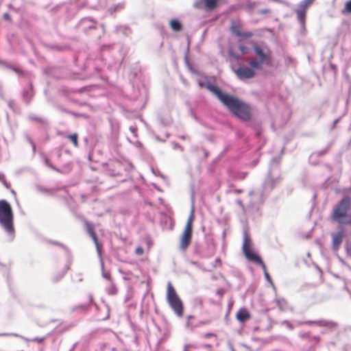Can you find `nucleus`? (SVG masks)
<instances>
[{"label": "nucleus", "instance_id": "obj_1", "mask_svg": "<svg viewBox=\"0 0 351 351\" xmlns=\"http://www.w3.org/2000/svg\"><path fill=\"white\" fill-rule=\"evenodd\" d=\"M206 88L215 94L227 109L237 117L245 121L250 120L252 110L247 104L233 95L222 92L211 83L206 85Z\"/></svg>", "mask_w": 351, "mask_h": 351}, {"label": "nucleus", "instance_id": "obj_2", "mask_svg": "<svg viewBox=\"0 0 351 351\" xmlns=\"http://www.w3.org/2000/svg\"><path fill=\"white\" fill-rule=\"evenodd\" d=\"M243 245H242V250H243V252L245 256L246 257V258L248 261L254 262L255 263H257V264H259L260 265H261L262 268L264 270V275H265V279L267 280V281L270 282L274 286L271 279L269 274L266 271V266H265V263H263V261H262L261 257L258 256L256 253H254L252 250V241H251V239H250V236L248 235L246 230L243 231Z\"/></svg>", "mask_w": 351, "mask_h": 351}, {"label": "nucleus", "instance_id": "obj_3", "mask_svg": "<svg viewBox=\"0 0 351 351\" xmlns=\"http://www.w3.org/2000/svg\"><path fill=\"white\" fill-rule=\"evenodd\" d=\"M13 221L14 216L10 204L5 199L0 200V225L12 236L14 233Z\"/></svg>", "mask_w": 351, "mask_h": 351}, {"label": "nucleus", "instance_id": "obj_4", "mask_svg": "<svg viewBox=\"0 0 351 351\" xmlns=\"http://www.w3.org/2000/svg\"><path fill=\"white\" fill-rule=\"evenodd\" d=\"M350 204V202L349 197H343L334 208L332 215L333 219L341 224H351V216L347 215Z\"/></svg>", "mask_w": 351, "mask_h": 351}, {"label": "nucleus", "instance_id": "obj_5", "mask_svg": "<svg viewBox=\"0 0 351 351\" xmlns=\"http://www.w3.org/2000/svg\"><path fill=\"white\" fill-rule=\"evenodd\" d=\"M280 177L275 179L268 178L261 188L254 189L250 192L249 195L252 197L251 205L254 206L258 204H262L263 202L264 193L267 191H271L275 184L280 182Z\"/></svg>", "mask_w": 351, "mask_h": 351}, {"label": "nucleus", "instance_id": "obj_6", "mask_svg": "<svg viewBox=\"0 0 351 351\" xmlns=\"http://www.w3.org/2000/svg\"><path fill=\"white\" fill-rule=\"evenodd\" d=\"M167 300L170 307L173 310L174 313L178 317H182L183 315L182 302L180 299L175 289L170 282H169L167 284Z\"/></svg>", "mask_w": 351, "mask_h": 351}, {"label": "nucleus", "instance_id": "obj_7", "mask_svg": "<svg viewBox=\"0 0 351 351\" xmlns=\"http://www.w3.org/2000/svg\"><path fill=\"white\" fill-rule=\"evenodd\" d=\"M253 49L259 60H261V62H263L267 65L271 64V52L267 45L254 44L253 45Z\"/></svg>", "mask_w": 351, "mask_h": 351}, {"label": "nucleus", "instance_id": "obj_8", "mask_svg": "<svg viewBox=\"0 0 351 351\" xmlns=\"http://www.w3.org/2000/svg\"><path fill=\"white\" fill-rule=\"evenodd\" d=\"M234 73L240 80L251 79L256 73L253 69L245 66H239Z\"/></svg>", "mask_w": 351, "mask_h": 351}, {"label": "nucleus", "instance_id": "obj_9", "mask_svg": "<svg viewBox=\"0 0 351 351\" xmlns=\"http://www.w3.org/2000/svg\"><path fill=\"white\" fill-rule=\"evenodd\" d=\"M217 4V0H197L194 6L197 8H204L208 10H213Z\"/></svg>", "mask_w": 351, "mask_h": 351}, {"label": "nucleus", "instance_id": "obj_10", "mask_svg": "<svg viewBox=\"0 0 351 351\" xmlns=\"http://www.w3.org/2000/svg\"><path fill=\"white\" fill-rule=\"evenodd\" d=\"M86 231L88 232V233L89 234L90 237L93 239V240L96 245L97 251L99 255L100 256L101 251L99 247V244L97 242L96 234L95 233V231H94L93 226L90 223L86 221Z\"/></svg>", "mask_w": 351, "mask_h": 351}, {"label": "nucleus", "instance_id": "obj_11", "mask_svg": "<svg viewBox=\"0 0 351 351\" xmlns=\"http://www.w3.org/2000/svg\"><path fill=\"white\" fill-rule=\"evenodd\" d=\"M192 237V234L184 232L182 234L180 241V248L185 250L189 245Z\"/></svg>", "mask_w": 351, "mask_h": 351}, {"label": "nucleus", "instance_id": "obj_12", "mask_svg": "<svg viewBox=\"0 0 351 351\" xmlns=\"http://www.w3.org/2000/svg\"><path fill=\"white\" fill-rule=\"evenodd\" d=\"M194 219V206H192L191 213L188 217L187 222L184 230V232L192 234V224Z\"/></svg>", "mask_w": 351, "mask_h": 351}, {"label": "nucleus", "instance_id": "obj_13", "mask_svg": "<svg viewBox=\"0 0 351 351\" xmlns=\"http://www.w3.org/2000/svg\"><path fill=\"white\" fill-rule=\"evenodd\" d=\"M332 247L335 250H337L339 247V245L342 243L343 234H342V232H339L337 234H332Z\"/></svg>", "mask_w": 351, "mask_h": 351}, {"label": "nucleus", "instance_id": "obj_14", "mask_svg": "<svg viewBox=\"0 0 351 351\" xmlns=\"http://www.w3.org/2000/svg\"><path fill=\"white\" fill-rule=\"evenodd\" d=\"M231 31L233 34L239 37L243 38H250L253 36V34L251 32H242L236 26L231 27Z\"/></svg>", "mask_w": 351, "mask_h": 351}, {"label": "nucleus", "instance_id": "obj_15", "mask_svg": "<svg viewBox=\"0 0 351 351\" xmlns=\"http://www.w3.org/2000/svg\"><path fill=\"white\" fill-rule=\"evenodd\" d=\"M237 318L239 322H243L250 318V314L245 308H241L237 313Z\"/></svg>", "mask_w": 351, "mask_h": 351}, {"label": "nucleus", "instance_id": "obj_16", "mask_svg": "<svg viewBox=\"0 0 351 351\" xmlns=\"http://www.w3.org/2000/svg\"><path fill=\"white\" fill-rule=\"evenodd\" d=\"M297 14L298 21L301 25L302 28H304L305 26V19H306V12L304 10L298 9L295 11Z\"/></svg>", "mask_w": 351, "mask_h": 351}, {"label": "nucleus", "instance_id": "obj_17", "mask_svg": "<svg viewBox=\"0 0 351 351\" xmlns=\"http://www.w3.org/2000/svg\"><path fill=\"white\" fill-rule=\"evenodd\" d=\"M170 26L175 32L180 31L182 29V25L178 20H171L170 21Z\"/></svg>", "mask_w": 351, "mask_h": 351}, {"label": "nucleus", "instance_id": "obj_18", "mask_svg": "<svg viewBox=\"0 0 351 351\" xmlns=\"http://www.w3.org/2000/svg\"><path fill=\"white\" fill-rule=\"evenodd\" d=\"M314 0H302L300 2L298 7L300 10H304V11L313 2Z\"/></svg>", "mask_w": 351, "mask_h": 351}, {"label": "nucleus", "instance_id": "obj_19", "mask_svg": "<svg viewBox=\"0 0 351 351\" xmlns=\"http://www.w3.org/2000/svg\"><path fill=\"white\" fill-rule=\"evenodd\" d=\"M264 64L263 62H261V60H251L249 61V64L254 69H261V64Z\"/></svg>", "mask_w": 351, "mask_h": 351}, {"label": "nucleus", "instance_id": "obj_20", "mask_svg": "<svg viewBox=\"0 0 351 351\" xmlns=\"http://www.w3.org/2000/svg\"><path fill=\"white\" fill-rule=\"evenodd\" d=\"M32 88L30 86L28 89L23 91V97L24 99L27 101H29L32 97Z\"/></svg>", "mask_w": 351, "mask_h": 351}, {"label": "nucleus", "instance_id": "obj_21", "mask_svg": "<svg viewBox=\"0 0 351 351\" xmlns=\"http://www.w3.org/2000/svg\"><path fill=\"white\" fill-rule=\"evenodd\" d=\"M69 138L73 142V145L75 147H77L78 143H77V134H73L69 136Z\"/></svg>", "mask_w": 351, "mask_h": 351}, {"label": "nucleus", "instance_id": "obj_22", "mask_svg": "<svg viewBox=\"0 0 351 351\" xmlns=\"http://www.w3.org/2000/svg\"><path fill=\"white\" fill-rule=\"evenodd\" d=\"M257 4H258L257 2L248 1L246 3V6L247 7V8L249 10H252L253 9H254L256 7Z\"/></svg>", "mask_w": 351, "mask_h": 351}, {"label": "nucleus", "instance_id": "obj_23", "mask_svg": "<svg viewBox=\"0 0 351 351\" xmlns=\"http://www.w3.org/2000/svg\"><path fill=\"white\" fill-rule=\"evenodd\" d=\"M88 305H86V304H81V305H78V306H75L73 308V311L81 310L82 311H86L88 309Z\"/></svg>", "mask_w": 351, "mask_h": 351}, {"label": "nucleus", "instance_id": "obj_24", "mask_svg": "<svg viewBox=\"0 0 351 351\" xmlns=\"http://www.w3.org/2000/svg\"><path fill=\"white\" fill-rule=\"evenodd\" d=\"M345 10L348 13H351V0L346 3Z\"/></svg>", "mask_w": 351, "mask_h": 351}, {"label": "nucleus", "instance_id": "obj_25", "mask_svg": "<svg viewBox=\"0 0 351 351\" xmlns=\"http://www.w3.org/2000/svg\"><path fill=\"white\" fill-rule=\"evenodd\" d=\"M236 203L241 207V208L242 209L243 212L245 213V206H244L242 201L241 199H238L236 200Z\"/></svg>", "mask_w": 351, "mask_h": 351}, {"label": "nucleus", "instance_id": "obj_26", "mask_svg": "<svg viewBox=\"0 0 351 351\" xmlns=\"http://www.w3.org/2000/svg\"><path fill=\"white\" fill-rule=\"evenodd\" d=\"M143 248L142 247H138L136 250H135V253L137 255H141L143 254Z\"/></svg>", "mask_w": 351, "mask_h": 351}, {"label": "nucleus", "instance_id": "obj_27", "mask_svg": "<svg viewBox=\"0 0 351 351\" xmlns=\"http://www.w3.org/2000/svg\"><path fill=\"white\" fill-rule=\"evenodd\" d=\"M270 10L269 9H267V8H265V9H263V10H261L258 11V13L261 14H269L270 13Z\"/></svg>", "mask_w": 351, "mask_h": 351}, {"label": "nucleus", "instance_id": "obj_28", "mask_svg": "<svg viewBox=\"0 0 351 351\" xmlns=\"http://www.w3.org/2000/svg\"><path fill=\"white\" fill-rule=\"evenodd\" d=\"M282 324L283 325H286L288 328H289L290 329H293V327L292 326V324L287 320H285L282 322Z\"/></svg>", "mask_w": 351, "mask_h": 351}, {"label": "nucleus", "instance_id": "obj_29", "mask_svg": "<svg viewBox=\"0 0 351 351\" xmlns=\"http://www.w3.org/2000/svg\"><path fill=\"white\" fill-rule=\"evenodd\" d=\"M346 253H347V255L351 258V244L350 245H347L346 246Z\"/></svg>", "mask_w": 351, "mask_h": 351}, {"label": "nucleus", "instance_id": "obj_30", "mask_svg": "<svg viewBox=\"0 0 351 351\" xmlns=\"http://www.w3.org/2000/svg\"><path fill=\"white\" fill-rule=\"evenodd\" d=\"M44 339H45V337H36L34 339H32L31 341L41 343L44 341Z\"/></svg>", "mask_w": 351, "mask_h": 351}, {"label": "nucleus", "instance_id": "obj_31", "mask_svg": "<svg viewBox=\"0 0 351 351\" xmlns=\"http://www.w3.org/2000/svg\"><path fill=\"white\" fill-rule=\"evenodd\" d=\"M318 323L320 326H325L326 325V322L324 321H319V322H311V321H309V322H306V324H312V323Z\"/></svg>", "mask_w": 351, "mask_h": 351}, {"label": "nucleus", "instance_id": "obj_32", "mask_svg": "<svg viewBox=\"0 0 351 351\" xmlns=\"http://www.w3.org/2000/svg\"><path fill=\"white\" fill-rule=\"evenodd\" d=\"M229 55L232 57H234L235 59L237 60H239L240 58V57L239 56H237L234 53L233 51L232 50H229Z\"/></svg>", "mask_w": 351, "mask_h": 351}, {"label": "nucleus", "instance_id": "obj_33", "mask_svg": "<svg viewBox=\"0 0 351 351\" xmlns=\"http://www.w3.org/2000/svg\"><path fill=\"white\" fill-rule=\"evenodd\" d=\"M45 164H46L48 167H49L50 168H51V169H54V170H56V171H58V169H57L56 168H55L52 165H51V164L49 163V162L48 159H47V158L45 159Z\"/></svg>", "mask_w": 351, "mask_h": 351}, {"label": "nucleus", "instance_id": "obj_34", "mask_svg": "<svg viewBox=\"0 0 351 351\" xmlns=\"http://www.w3.org/2000/svg\"><path fill=\"white\" fill-rule=\"evenodd\" d=\"M130 130L131 131L132 133L134 134L136 131V128L134 126H130Z\"/></svg>", "mask_w": 351, "mask_h": 351}, {"label": "nucleus", "instance_id": "obj_35", "mask_svg": "<svg viewBox=\"0 0 351 351\" xmlns=\"http://www.w3.org/2000/svg\"><path fill=\"white\" fill-rule=\"evenodd\" d=\"M116 293V289L114 287H112L110 290H109V293L110 294H115Z\"/></svg>", "mask_w": 351, "mask_h": 351}, {"label": "nucleus", "instance_id": "obj_36", "mask_svg": "<svg viewBox=\"0 0 351 351\" xmlns=\"http://www.w3.org/2000/svg\"><path fill=\"white\" fill-rule=\"evenodd\" d=\"M208 83H209V82H208V83L205 85L204 82H199V86L200 87H202V88H203V87H204V86L206 88V85H207Z\"/></svg>", "mask_w": 351, "mask_h": 351}, {"label": "nucleus", "instance_id": "obj_37", "mask_svg": "<svg viewBox=\"0 0 351 351\" xmlns=\"http://www.w3.org/2000/svg\"><path fill=\"white\" fill-rule=\"evenodd\" d=\"M239 49H240L243 53H245L246 47H244V46H239Z\"/></svg>", "mask_w": 351, "mask_h": 351}, {"label": "nucleus", "instance_id": "obj_38", "mask_svg": "<svg viewBox=\"0 0 351 351\" xmlns=\"http://www.w3.org/2000/svg\"><path fill=\"white\" fill-rule=\"evenodd\" d=\"M102 276H103V277H104V278H106V279H110V275H109V274H108L103 273V274H102Z\"/></svg>", "mask_w": 351, "mask_h": 351}, {"label": "nucleus", "instance_id": "obj_39", "mask_svg": "<svg viewBox=\"0 0 351 351\" xmlns=\"http://www.w3.org/2000/svg\"><path fill=\"white\" fill-rule=\"evenodd\" d=\"M38 190L41 192H48L49 190L47 189H44V188H38Z\"/></svg>", "mask_w": 351, "mask_h": 351}, {"label": "nucleus", "instance_id": "obj_40", "mask_svg": "<svg viewBox=\"0 0 351 351\" xmlns=\"http://www.w3.org/2000/svg\"><path fill=\"white\" fill-rule=\"evenodd\" d=\"M3 17H4V19H8H8H10V15H9V14H8V13H5V14H3Z\"/></svg>", "mask_w": 351, "mask_h": 351}, {"label": "nucleus", "instance_id": "obj_41", "mask_svg": "<svg viewBox=\"0 0 351 351\" xmlns=\"http://www.w3.org/2000/svg\"><path fill=\"white\" fill-rule=\"evenodd\" d=\"M326 152V149L321 151V152H318V156H322V155L324 154Z\"/></svg>", "mask_w": 351, "mask_h": 351}, {"label": "nucleus", "instance_id": "obj_42", "mask_svg": "<svg viewBox=\"0 0 351 351\" xmlns=\"http://www.w3.org/2000/svg\"><path fill=\"white\" fill-rule=\"evenodd\" d=\"M175 147H178V148L180 149L181 150H183V148L179 144H175Z\"/></svg>", "mask_w": 351, "mask_h": 351}, {"label": "nucleus", "instance_id": "obj_43", "mask_svg": "<svg viewBox=\"0 0 351 351\" xmlns=\"http://www.w3.org/2000/svg\"><path fill=\"white\" fill-rule=\"evenodd\" d=\"M313 339H314L315 341H319V337L318 336H314V337H313Z\"/></svg>", "mask_w": 351, "mask_h": 351}, {"label": "nucleus", "instance_id": "obj_44", "mask_svg": "<svg viewBox=\"0 0 351 351\" xmlns=\"http://www.w3.org/2000/svg\"><path fill=\"white\" fill-rule=\"evenodd\" d=\"M4 178H5L4 175L3 173H0V180H4Z\"/></svg>", "mask_w": 351, "mask_h": 351}, {"label": "nucleus", "instance_id": "obj_45", "mask_svg": "<svg viewBox=\"0 0 351 351\" xmlns=\"http://www.w3.org/2000/svg\"><path fill=\"white\" fill-rule=\"evenodd\" d=\"M213 335L212 333H208L206 335V337H212Z\"/></svg>", "mask_w": 351, "mask_h": 351}, {"label": "nucleus", "instance_id": "obj_46", "mask_svg": "<svg viewBox=\"0 0 351 351\" xmlns=\"http://www.w3.org/2000/svg\"><path fill=\"white\" fill-rule=\"evenodd\" d=\"M29 143L32 144V148L34 150L35 149V145H34V143L30 140H29Z\"/></svg>", "mask_w": 351, "mask_h": 351}, {"label": "nucleus", "instance_id": "obj_47", "mask_svg": "<svg viewBox=\"0 0 351 351\" xmlns=\"http://www.w3.org/2000/svg\"><path fill=\"white\" fill-rule=\"evenodd\" d=\"M241 192H242L241 189H238V190L236 191L237 193H241Z\"/></svg>", "mask_w": 351, "mask_h": 351}, {"label": "nucleus", "instance_id": "obj_48", "mask_svg": "<svg viewBox=\"0 0 351 351\" xmlns=\"http://www.w3.org/2000/svg\"><path fill=\"white\" fill-rule=\"evenodd\" d=\"M338 122V119H336L333 122V125H335Z\"/></svg>", "mask_w": 351, "mask_h": 351}, {"label": "nucleus", "instance_id": "obj_49", "mask_svg": "<svg viewBox=\"0 0 351 351\" xmlns=\"http://www.w3.org/2000/svg\"><path fill=\"white\" fill-rule=\"evenodd\" d=\"M180 138H181L182 139H183V140L186 139V136H182Z\"/></svg>", "mask_w": 351, "mask_h": 351}, {"label": "nucleus", "instance_id": "obj_50", "mask_svg": "<svg viewBox=\"0 0 351 351\" xmlns=\"http://www.w3.org/2000/svg\"><path fill=\"white\" fill-rule=\"evenodd\" d=\"M89 297H90V301L92 302L93 301V297L91 295H90Z\"/></svg>", "mask_w": 351, "mask_h": 351}, {"label": "nucleus", "instance_id": "obj_51", "mask_svg": "<svg viewBox=\"0 0 351 351\" xmlns=\"http://www.w3.org/2000/svg\"><path fill=\"white\" fill-rule=\"evenodd\" d=\"M216 261H217V262H219V258H217V259L216 260Z\"/></svg>", "mask_w": 351, "mask_h": 351}]
</instances>
